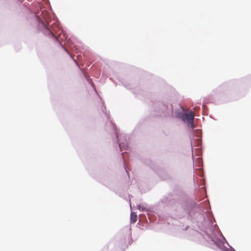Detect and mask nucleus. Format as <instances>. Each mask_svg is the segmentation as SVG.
Returning <instances> with one entry per match:
<instances>
[{
    "instance_id": "obj_7",
    "label": "nucleus",
    "mask_w": 251,
    "mask_h": 251,
    "mask_svg": "<svg viewBox=\"0 0 251 251\" xmlns=\"http://www.w3.org/2000/svg\"><path fill=\"white\" fill-rule=\"evenodd\" d=\"M119 147L120 148H121V144L120 143L119 144Z\"/></svg>"
},
{
    "instance_id": "obj_5",
    "label": "nucleus",
    "mask_w": 251,
    "mask_h": 251,
    "mask_svg": "<svg viewBox=\"0 0 251 251\" xmlns=\"http://www.w3.org/2000/svg\"><path fill=\"white\" fill-rule=\"evenodd\" d=\"M202 114L204 113V104L202 105Z\"/></svg>"
},
{
    "instance_id": "obj_1",
    "label": "nucleus",
    "mask_w": 251,
    "mask_h": 251,
    "mask_svg": "<svg viewBox=\"0 0 251 251\" xmlns=\"http://www.w3.org/2000/svg\"><path fill=\"white\" fill-rule=\"evenodd\" d=\"M206 232L208 238L207 239L208 243V246L214 249H215L216 247L220 248L222 242L219 237L221 236L219 231L212 225H210L206 228Z\"/></svg>"
},
{
    "instance_id": "obj_3",
    "label": "nucleus",
    "mask_w": 251,
    "mask_h": 251,
    "mask_svg": "<svg viewBox=\"0 0 251 251\" xmlns=\"http://www.w3.org/2000/svg\"><path fill=\"white\" fill-rule=\"evenodd\" d=\"M59 29L57 25H52L50 28L49 27L46 25H45V34L54 37L56 40H57L55 33H57V29Z\"/></svg>"
},
{
    "instance_id": "obj_2",
    "label": "nucleus",
    "mask_w": 251,
    "mask_h": 251,
    "mask_svg": "<svg viewBox=\"0 0 251 251\" xmlns=\"http://www.w3.org/2000/svg\"><path fill=\"white\" fill-rule=\"evenodd\" d=\"M176 116L181 119L184 122H186L188 124V126L191 128L193 129L194 127V114L192 111L190 112L189 113H177Z\"/></svg>"
},
{
    "instance_id": "obj_6",
    "label": "nucleus",
    "mask_w": 251,
    "mask_h": 251,
    "mask_svg": "<svg viewBox=\"0 0 251 251\" xmlns=\"http://www.w3.org/2000/svg\"><path fill=\"white\" fill-rule=\"evenodd\" d=\"M203 172H202L201 175H200V176H203Z\"/></svg>"
},
{
    "instance_id": "obj_4",
    "label": "nucleus",
    "mask_w": 251,
    "mask_h": 251,
    "mask_svg": "<svg viewBox=\"0 0 251 251\" xmlns=\"http://www.w3.org/2000/svg\"><path fill=\"white\" fill-rule=\"evenodd\" d=\"M137 216L135 212H131L130 214V221L131 223H134L137 221Z\"/></svg>"
}]
</instances>
